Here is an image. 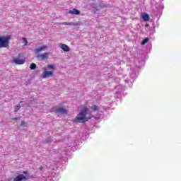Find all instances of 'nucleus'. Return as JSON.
I'll return each instance as SVG.
<instances>
[{
    "mask_svg": "<svg viewBox=\"0 0 181 181\" xmlns=\"http://www.w3.org/2000/svg\"><path fill=\"white\" fill-rule=\"evenodd\" d=\"M90 108L93 111H98V106H97L96 105H93Z\"/></svg>",
    "mask_w": 181,
    "mask_h": 181,
    "instance_id": "2eb2a0df",
    "label": "nucleus"
},
{
    "mask_svg": "<svg viewBox=\"0 0 181 181\" xmlns=\"http://www.w3.org/2000/svg\"><path fill=\"white\" fill-rule=\"evenodd\" d=\"M55 114H67V110L59 107L54 110Z\"/></svg>",
    "mask_w": 181,
    "mask_h": 181,
    "instance_id": "6e6552de",
    "label": "nucleus"
},
{
    "mask_svg": "<svg viewBox=\"0 0 181 181\" xmlns=\"http://www.w3.org/2000/svg\"><path fill=\"white\" fill-rule=\"evenodd\" d=\"M21 110V104H18L16 106L14 107V112H17V111H19Z\"/></svg>",
    "mask_w": 181,
    "mask_h": 181,
    "instance_id": "f8f14e48",
    "label": "nucleus"
},
{
    "mask_svg": "<svg viewBox=\"0 0 181 181\" xmlns=\"http://www.w3.org/2000/svg\"><path fill=\"white\" fill-rule=\"evenodd\" d=\"M22 40L23 41L24 46H28V39H26L25 37H23Z\"/></svg>",
    "mask_w": 181,
    "mask_h": 181,
    "instance_id": "f3484780",
    "label": "nucleus"
},
{
    "mask_svg": "<svg viewBox=\"0 0 181 181\" xmlns=\"http://www.w3.org/2000/svg\"><path fill=\"white\" fill-rule=\"evenodd\" d=\"M53 76H54L53 71L47 69H45L41 74L42 78H49V77H53Z\"/></svg>",
    "mask_w": 181,
    "mask_h": 181,
    "instance_id": "20e7f679",
    "label": "nucleus"
},
{
    "mask_svg": "<svg viewBox=\"0 0 181 181\" xmlns=\"http://www.w3.org/2000/svg\"><path fill=\"white\" fill-rule=\"evenodd\" d=\"M47 69L54 70L56 67L54 66V65H47Z\"/></svg>",
    "mask_w": 181,
    "mask_h": 181,
    "instance_id": "dca6fc26",
    "label": "nucleus"
},
{
    "mask_svg": "<svg viewBox=\"0 0 181 181\" xmlns=\"http://www.w3.org/2000/svg\"><path fill=\"white\" fill-rule=\"evenodd\" d=\"M89 109L87 106H83L82 110L79 112V113L76 115V119L77 122H87L88 119H91L93 118V115L91 112H89Z\"/></svg>",
    "mask_w": 181,
    "mask_h": 181,
    "instance_id": "f257e3e1",
    "label": "nucleus"
},
{
    "mask_svg": "<svg viewBox=\"0 0 181 181\" xmlns=\"http://www.w3.org/2000/svg\"><path fill=\"white\" fill-rule=\"evenodd\" d=\"M33 176H30V175H28L26 176H24L22 174L18 175L17 177L13 178V181H21V180H29V179H32Z\"/></svg>",
    "mask_w": 181,
    "mask_h": 181,
    "instance_id": "7ed1b4c3",
    "label": "nucleus"
},
{
    "mask_svg": "<svg viewBox=\"0 0 181 181\" xmlns=\"http://www.w3.org/2000/svg\"><path fill=\"white\" fill-rule=\"evenodd\" d=\"M49 56H50V52L38 54L37 55V59H40V60H47V59L49 58Z\"/></svg>",
    "mask_w": 181,
    "mask_h": 181,
    "instance_id": "39448f33",
    "label": "nucleus"
},
{
    "mask_svg": "<svg viewBox=\"0 0 181 181\" xmlns=\"http://www.w3.org/2000/svg\"><path fill=\"white\" fill-rule=\"evenodd\" d=\"M39 169H40V170H43V166H40V167L39 168Z\"/></svg>",
    "mask_w": 181,
    "mask_h": 181,
    "instance_id": "5701e85b",
    "label": "nucleus"
},
{
    "mask_svg": "<svg viewBox=\"0 0 181 181\" xmlns=\"http://www.w3.org/2000/svg\"><path fill=\"white\" fill-rule=\"evenodd\" d=\"M22 103H23L22 101H20V104H22Z\"/></svg>",
    "mask_w": 181,
    "mask_h": 181,
    "instance_id": "b1692460",
    "label": "nucleus"
},
{
    "mask_svg": "<svg viewBox=\"0 0 181 181\" xmlns=\"http://www.w3.org/2000/svg\"><path fill=\"white\" fill-rule=\"evenodd\" d=\"M59 47L64 50V52H70V47L66 44H59Z\"/></svg>",
    "mask_w": 181,
    "mask_h": 181,
    "instance_id": "1a4fd4ad",
    "label": "nucleus"
},
{
    "mask_svg": "<svg viewBox=\"0 0 181 181\" xmlns=\"http://www.w3.org/2000/svg\"><path fill=\"white\" fill-rule=\"evenodd\" d=\"M19 119H20L19 117H14V118L13 119V121H18V120H19Z\"/></svg>",
    "mask_w": 181,
    "mask_h": 181,
    "instance_id": "aec40b11",
    "label": "nucleus"
},
{
    "mask_svg": "<svg viewBox=\"0 0 181 181\" xmlns=\"http://www.w3.org/2000/svg\"><path fill=\"white\" fill-rule=\"evenodd\" d=\"M23 173H24V175H28V171H23Z\"/></svg>",
    "mask_w": 181,
    "mask_h": 181,
    "instance_id": "412c9836",
    "label": "nucleus"
},
{
    "mask_svg": "<svg viewBox=\"0 0 181 181\" xmlns=\"http://www.w3.org/2000/svg\"><path fill=\"white\" fill-rule=\"evenodd\" d=\"M148 42H149V38L146 37V38H145L144 40H142L141 45H146V43Z\"/></svg>",
    "mask_w": 181,
    "mask_h": 181,
    "instance_id": "ddd939ff",
    "label": "nucleus"
},
{
    "mask_svg": "<svg viewBox=\"0 0 181 181\" xmlns=\"http://www.w3.org/2000/svg\"><path fill=\"white\" fill-rule=\"evenodd\" d=\"M25 125H26V123L25 122V121H21V127H25Z\"/></svg>",
    "mask_w": 181,
    "mask_h": 181,
    "instance_id": "a211bd4d",
    "label": "nucleus"
},
{
    "mask_svg": "<svg viewBox=\"0 0 181 181\" xmlns=\"http://www.w3.org/2000/svg\"><path fill=\"white\" fill-rule=\"evenodd\" d=\"M100 6L102 8H107V6L105 4H100Z\"/></svg>",
    "mask_w": 181,
    "mask_h": 181,
    "instance_id": "6ab92c4d",
    "label": "nucleus"
},
{
    "mask_svg": "<svg viewBox=\"0 0 181 181\" xmlns=\"http://www.w3.org/2000/svg\"><path fill=\"white\" fill-rule=\"evenodd\" d=\"M48 47L47 45H42L41 47H39L38 48L35 49V54H39L40 52H46L47 50Z\"/></svg>",
    "mask_w": 181,
    "mask_h": 181,
    "instance_id": "423d86ee",
    "label": "nucleus"
},
{
    "mask_svg": "<svg viewBox=\"0 0 181 181\" xmlns=\"http://www.w3.org/2000/svg\"><path fill=\"white\" fill-rule=\"evenodd\" d=\"M69 13H71V15H80V11L74 8L73 10L69 11Z\"/></svg>",
    "mask_w": 181,
    "mask_h": 181,
    "instance_id": "9b49d317",
    "label": "nucleus"
},
{
    "mask_svg": "<svg viewBox=\"0 0 181 181\" xmlns=\"http://www.w3.org/2000/svg\"><path fill=\"white\" fill-rule=\"evenodd\" d=\"M12 180H13L12 177H10V178L7 179V181H12Z\"/></svg>",
    "mask_w": 181,
    "mask_h": 181,
    "instance_id": "4be33fe9",
    "label": "nucleus"
},
{
    "mask_svg": "<svg viewBox=\"0 0 181 181\" xmlns=\"http://www.w3.org/2000/svg\"><path fill=\"white\" fill-rule=\"evenodd\" d=\"M30 70H35L36 69V64L32 63L30 66Z\"/></svg>",
    "mask_w": 181,
    "mask_h": 181,
    "instance_id": "4468645a",
    "label": "nucleus"
},
{
    "mask_svg": "<svg viewBox=\"0 0 181 181\" xmlns=\"http://www.w3.org/2000/svg\"><path fill=\"white\" fill-rule=\"evenodd\" d=\"M10 39L11 35L0 37V49H2V47H8L9 46Z\"/></svg>",
    "mask_w": 181,
    "mask_h": 181,
    "instance_id": "f03ea898",
    "label": "nucleus"
},
{
    "mask_svg": "<svg viewBox=\"0 0 181 181\" xmlns=\"http://www.w3.org/2000/svg\"><path fill=\"white\" fill-rule=\"evenodd\" d=\"M141 18L144 22H148L151 19V16H149V14L146 13H143Z\"/></svg>",
    "mask_w": 181,
    "mask_h": 181,
    "instance_id": "9d476101",
    "label": "nucleus"
},
{
    "mask_svg": "<svg viewBox=\"0 0 181 181\" xmlns=\"http://www.w3.org/2000/svg\"><path fill=\"white\" fill-rule=\"evenodd\" d=\"M25 60V59L22 58H19V57H17V58H14L13 60V62L15 63L16 64H24Z\"/></svg>",
    "mask_w": 181,
    "mask_h": 181,
    "instance_id": "0eeeda50",
    "label": "nucleus"
}]
</instances>
